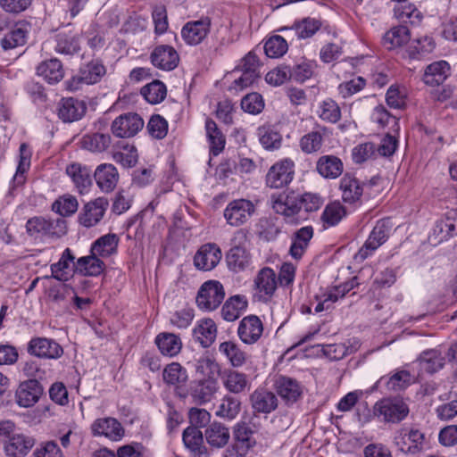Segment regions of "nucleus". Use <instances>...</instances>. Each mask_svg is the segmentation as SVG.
Instances as JSON below:
<instances>
[{
    "instance_id": "45",
    "label": "nucleus",
    "mask_w": 457,
    "mask_h": 457,
    "mask_svg": "<svg viewBox=\"0 0 457 457\" xmlns=\"http://www.w3.org/2000/svg\"><path fill=\"white\" fill-rule=\"evenodd\" d=\"M112 143L109 134L93 133L83 136L81 147L92 153H103L106 151Z\"/></svg>"
},
{
    "instance_id": "22",
    "label": "nucleus",
    "mask_w": 457,
    "mask_h": 457,
    "mask_svg": "<svg viewBox=\"0 0 457 457\" xmlns=\"http://www.w3.org/2000/svg\"><path fill=\"white\" fill-rule=\"evenodd\" d=\"M457 210H450L446 212L445 218L436 221L432 234L430 236L434 241L438 243L447 240L449 237L457 234Z\"/></svg>"
},
{
    "instance_id": "30",
    "label": "nucleus",
    "mask_w": 457,
    "mask_h": 457,
    "mask_svg": "<svg viewBox=\"0 0 457 457\" xmlns=\"http://www.w3.org/2000/svg\"><path fill=\"white\" fill-rule=\"evenodd\" d=\"M67 175L72 179L80 194L87 193L92 186L91 170L79 163H72L66 169Z\"/></svg>"
},
{
    "instance_id": "9",
    "label": "nucleus",
    "mask_w": 457,
    "mask_h": 457,
    "mask_svg": "<svg viewBox=\"0 0 457 457\" xmlns=\"http://www.w3.org/2000/svg\"><path fill=\"white\" fill-rule=\"evenodd\" d=\"M408 405L400 399H384L375 404L374 412L386 422L397 423L409 414Z\"/></svg>"
},
{
    "instance_id": "53",
    "label": "nucleus",
    "mask_w": 457,
    "mask_h": 457,
    "mask_svg": "<svg viewBox=\"0 0 457 457\" xmlns=\"http://www.w3.org/2000/svg\"><path fill=\"white\" fill-rule=\"evenodd\" d=\"M106 71L103 63L98 60H93L80 68L79 73L85 84L91 85L98 82Z\"/></svg>"
},
{
    "instance_id": "63",
    "label": "nucleus",
    "mask_w": 457,
    "mask_h": 457,
    "mask_svg": "<svg viewBox=\"0 0 457 457\" xmlns=\"http://www.w3.org/2000/svg\"><path fill=\"white\" fill-rule=\"evenodd\" d=\"M323 143V133L320 130L311 131L302 137L300 140V147L305 154H312L318 152Z\"/></svg>"
},
{
    "instance_id": "49",
    "label": "nucleus",
    "mask_w": 457,
    "mask_h": 457,
    "mask_svg": "<svg viewBox=\"0 0 457 457\" xmlns=\"http://www.w3.org/2000/svg\"><path fill=\"white\" fill-rule=\"evenodd\" d=\"M260 144L266 150H276L281 146V135L270 126H262L257 129Z\"/></svg>"
},
{
    "instance_id": "33",
    "label": "nucleus",
    "mask_w": 457,
    "mask_h": 457,
    "mask_svg": "<svg viewBox=\"0 0 457 457\" xmlns=\"http://www.w3.org/2000/svg\"><path fill=\"white\" fill-rule=\"evenodd\" d=\"M316 170L323 178L334 179L343 173L344 164L335 155H323L317 161Z\"/></svg>"
},
{
    "instance_id": "59",
    "label": "nucleus",
    "mask_w": 457,
    "mask_h": 457,
    "mask_svg": "<svg viewBox=\"0 0 457 457\" xmlns=\"http://www.w3.org/2000/svg\"><path fill=\"white\" fill-rule=\"evenodd\" d=\"M195 371L203 378H214L220 372V365L213 357L204 354L196 361Z\"/></svg>"
},
{
    "instance_id": "27",
    "label": "nucleus",
    "mask_w": 457,
    "mask_h": 457,
    "mask_svg": "<svg viewBox=\"0 0 457 457\" xmlns=\"http://www.w3.org/2000/svg\"><path fill=\"white\" fill-rule=\"evenodd\" d=\"M254 285L260 297L270 299L277 289L275 271L268 267L262 269L254 278Z\"/></svg>"
},
{
    "instance_id": "39",
    "label": "nucleus",
    "mask_w": 457,
    "mask_h": 457,
    "mask_svg": "<svg viewBox=\"0 0 457 457\" xmlns=\"http://www.w3.org/2000/svg\"><path fill=\"white\" fill-rule=\"evenodd\" d=\"M155 344L162 354L169 357L178 355L182 348L181 339L173 333H160L155 338Z\"/></svg>"
},
{
    "instance_id": "64",
    "label": "nucleus",
    "mask_w": 457,
    "mask_h": 457,
    "mask_svg": "<svg viewBox=\"0 0 457 457\" xmlns=\"http://www.w3.org/2000/svg\"><path fill=\"white\" fill-rule=\"evenodd\" d=\"M252 447L253 443L248 437L237 436L224 452V457H245Z\"/></svg>"
},
{
    "instance_id": "23",
    "label": "nucleus",
    "mask_w": 457,
    "mask_h": 457,
    "mask_svg": "<svg viewBox=\"0 0 457 457\" xmlns=\"http://www.w3.org/2000/svg\"><path fill=\"white\" fill-rule=\"evenodd\" d=\"M94 177L101 191L109 193L113 191L119 181V172L111 163H103L96 167Z\"/></svg>"
},
{
    "instance_id": "15",
    "label": "nucleus",
    "mask_w": 457,
    "mask_h": 457,
    "mask_svg": "<svg viewBox=\"0 0 457 457\" xmlns=\"http://www.w3.org/2000/svg\"><path fill=\"white\" fill-rule=\"evenodd\" d=\"M278 396L287 405L296 403L303 395V387L296 379L281 376L275 382Z\"/></svg>"
},
{
    "instance_id": "2",
    "label": "nucleus",
    "mask_w": 457,
    "mask_h": 457,
    "mask_svg": "<svg viewBox=\"0 0 457 457\" xmlns=\"http://www.w3.org/2000/svg\"><path fill=\"white\" fill-rule=\"evenodd\" d=\"M247 240V234L245 230L239 229L234 233L231 239L232 247L226 255V262L230 270L239 272L250 265V253L244 247Z\"/></svg>"
},
{
    "instance_id": "20",
    "label": "nucleus",
    "mask_w": 457,
    "mask_h": 457,
    "mask_svg": "<svg viewBox=\"0 0 457 457\" xmlns=\"http://www.w3.org/2000/svg\"><path fill=\"white\" fill-rule=\"evenodd\" d=\"M250 403L254 411L259 413H270L278 407L276 395L263 387H258L251 394Z\"/></svg>"
},
{
    "instance_id": "24",
    "label": "nucleus",
    "mask_w": 457,
    "mask_h": 457,
    "mask_svg": "<svg viewBox=\"0 0 457 457\" xmlns=\"http://www.w3.org/2000/svg\"><path fill=\"white\" fill-rule=\"evenodd\" d=\"M30 353L39 358L57 359L62 356L63 350L52 339L37 337L30 341Z\"/></svg>"
},
{
    "instance_id": "31",
    "label": "nucleus",
    "mask_w": 457,
    "mask_h": 457,
    "mask_svg": "<svg viewBox=\"0 0 457 457\" xmlns=\"http://www.w3.org/2000/svg\"><path fill=\"white\" fill-rule=\"evenodd\" d=\"M449 75V63L445 61H437L426 67L422 79L426 85L435 87L444 83Z\"/></svg>"
},
{
    "instance_id": "41",
    "label": "nucleus",
    "mask_w": 457,
    "mask_h": 457,
    "mask_svg": "<svg viewBox=\"0 0 457 457\" xmlns=\"http://www.w3.org/2000/svg\"><path fill=\"white\" fill-rule=\"evenodd\" d=\"M54 50L60 54L74 55L80 51V36L59 33L55 37Z\"/></svg>"
},
{
    "instance_id": "21",
    "label": "nucleus",
    "mask_w": 457,
    "mask_h": 457,
    "mask_svg": "<svg viewBox=\"0 0 457 457\" xmlns=\"http://www.w3.org/2000/svg\"><path fill=\"white\" fill-rule=\"evenodd\" d=\"M220 378L224 388L234 395L244 393L251 386L248 376L236 370H225Z\"/></svg>"
},
{
    "instance_id": "56",
    "label": "nucleus",
    "mask_w": 457,
    "mask_h": 457,
    "mask_svg": "<svg viewBox=\"0 0 457 457\" xmlns=\"http://www.w3.org/2000/svg\"><path fill=\"white\" fill-rule=\"evenodd\" d=\"M318 114L321 120L336 123L341 118V110L336 101L327 98L320 104Z\"/></svg>"
},
{
    "instance_id": "12",
    "label": "nucleus",
    "mask_w": 457,
    "mask_h": 457,
    "mask_svg": "<svg viewBox=\"0 0 457 457\" xmlns=\"http://www.w3.org/2000/svg\"><path fill=\"white\" fill-rule=\"evenodd\" d=\"M144 127L143 119L136 112H127L118 116L112 123V131L117 137L135 136Z\"/></svg>"
},
{
    "instance_id": "51",
    "label": "nucleus",
    "mask_w": 457,
    "mask_h": 457,
    "mask_svg": "<svg viewBox=\"0 0 457 457\" xmlns=\"http://www.w3.org/2000/svg\"><path fill=\"white\" fill-rule=\"evenodd\" d=\"M321 27L320 20L306 17L294 22L293 29L300 39L312 37Z\"/></svg>"
},
{
    "instance_id": "43",
    "label": "nucleus",
    "mask_w": 457,
    "mask_h": 457,
    "mask_svg": "<svg viewBox=\"0 0 457 457\" xmlns=\"http://www.w3.org/2000/svg\"><path fill=\"white\" fill-rule=\"evenodd\" d=\"M240 409V400L232 395H226L216 406L215 415L220 419L232 420L238 415Z\"/></svg>"
},
{
    "instance_id": "55",
    "label": "nucleus",
    "mask_w": 457,
    "mask_h": 457,
    "mask_svg": "<svg viewBox=\"0 0 457 457\" xmlns=\"http://www.w3.org/2000/svg\"><path fill=\"white\" fill-rule=\"evenodd\" d=\"M79 203L75 196L71 195H63L57 198L52 209L62 217H69L78 211Z\"/></svg>"
},
{
    "instance_id": "29",
    "label": "nucleus",
    "mask_w": 457,
    "mask_h": 457,
    "mask_svg": "<svg viewBox=\"0 0 457 457\" xmlns=\"http://www.w3.org/2000/svg\"><path fill=\"white\" fill-rule=\"evenodd\" d=\"M104 269L105 264L101 258L91 253L87 256L79 258L74 263V272L82 276L97 277Z\"/></svg>"
},
{
    "instance_id": "10",
    "label": "nucleus",
    "mask_w": 457,
    "mask_h": 457,
    "mask_svg": "<svg viewBox=\"0 0 457 457\" xmlns=\"http://www.w3.org/2000/svg\"><path fill=\"white\" fill-rule=\"evenodd\" d=\"M212 20L208 16H203L199 20L187 21L181 29V37L188 46L201 44L211 30Z\"/></svg>"
},
{
    "instance_id": "48",
    "label": "nucleus",
    "mask_w": 457,
    "mask_h": 457,
    "mask_svg": "<svg viewBox=\"0 0 457 457\" xmlns=\"http://www.w3.org/2000/svg\"><path fill=\"white\" fill-rule=\"evenodd\" d=\"M395 16L401 22L417 25L421 21L422 13L412 4H398L394 8Z\"/></svg>"
},
{
    "instance_id": "25",
    "label": "nucleus",
    "mask_w": 457,
    "mask_h": 457,
    "mask_svg": "<svg viewBox=\"0 0 457 457\" xmlns=\"http://www.w3.org/2000/svg\"><path fill=\"white\" fill-rule=\"evenodd\" d=\"M75 255L70 248H66L59 261L51 265L52 277L59 281H68L74 272Z\"/></svg>"
},
{
    "instance_id": "61",
    "label": "nucleus",
    "mask_w": 457,
    "mask_h": 457,
    "mask_svg": "<svg viewBox=\"0 0 457 457\" xmlns=\"http://www.w3.org/2000/svg\"><path fill=\"white\" fill-rule=\"evenodd\" d=\"M246 302L238 296H233L228 300L221 309V315L227 321H234L240 316V311L245 306Z\"/></svg>"
},
{
    "instance_id": "8",
    "label": "nucleus",
    "mask_w": 457,
    "mask_h": 457,
    "mask_svg": "<svg viewBox=\"0 0 457 457\" xmlns=\"http://www.w3.org/2000/svg\"><path fill=\"white\" fill-rule=\"evenodd\" d=\"M109 206L104 197H97L85 204L79 213L78 221L85 228H92L100 223Z\"/></svg>"
},
{
    "instance_id": "18",
    "label": "nucleus",
    "mask_w": 457,
    "mask_h": 457,
    "mask_svg": "<svg viewBox=\"0 0 457 457\" xmlns=\"http://www.w3.org/2000/svg\"><path fill=\"white\" fill-rule=\"evenodd\" d=\"M94 436H104L112 441H120L124 436V428L114 418L96 420L91 426Z\"/></svg>"
},
{
    "instance_id": "6",
    "label": "nucleus",
    "mask_w": 457,
    "mask_h": 457,
    "mask_svg": "<svg viewBox=\"0 0 457 457\" xmlns=\"http://www.w3.org/2000/svg\"><path fill=\"white\" fill-rule=\"evenodd\" d=\"M295 163L289 158L274 163L266 175V184L271 188H281L288 185L294 178Z\"/></svg>"
},
{
    "instance_id": "42",
    "label": "nucleus",
    "mask_w": 457,
    "mask_h": 457,
    "mask_svg": "<svg viewBox=\"0 0 457 457\" xmlns=\"http://www.w3.org/2000/svg\"><path fill=\"white\" fill-rule=\"evenodd\" d=\"M417 361L421 369L428 373L437 372L445 366V357L436 349L422 352Z\"/></svg>"
},
{
    "instance_id": "5",
    "label": "nucleus",
    "mask_w": 457,
    "mask_h": 457,
    "mask_svg": "<svg viewBox=\"0 0 457 457\" xmlns=\"http://www.w3.org/2000/svg\"><path fill=\"white\" fill-rule=\"evenodd\" d=\"M225 297L221 283L216 280L204 282L197 294L196 303L201 310L213 311L220 306Z\"/></svg>"
},
{
    "instance_id": "40",
    "label": "nucleus",
    "mask_w": 457,
    "mask_h": 457,
    "mask_svg": "<svg viewBox=\"0 0 457 457\" xmlns=\"http://www.w3.org/2000/svg\"><path fill=\"white\" fill-rule=\"evenodd\" d=\"M219 351L228 361L229 364L234 368H240L247 361V354L237 344L233 341H226L219 345Z\"/></svg>"
},
{
    "instance_id": "60",
    "label": "nucleus",
    "mask_w": 457,
    "mask_h": 457,
    "mask_svg": "<svg viewBox=\"0 0 457 457\" xmlns=\"http://www.w3.org/2000/svg\"><path fill=\"white\" fill-rule=\"evenodd\" d=\"M288 49L287 42L281 36L270 37L264 45V51L268 57L278 58L283 56Z\"/></svg>"
},
{
    "instance_id": "3",
    "label": "nucleus",
    "mask_w": 457,
    "mask_h": 457,
    "mask_svg": "<svg viewBox=\"0 0 457 457\" xmlns=\"http://www.w3.org/2000/svg\"><path fill=\"white\" fill-rule=\"evenodd\" d=\"M255 212L256 206L253 202L245 198H238L227 204L223 216L228 225L239 227L246 223Z\"/></svg>"
},
{
    "instance_id": "35",
    "label": "nucleus",
    "mask_w": 457,
    "mask_h": 457,
    "mask_svg": "<svg viewBox=\"0 0 457 457\" xmlns=\"http://www.w3.org/2000/svg\"><path fill=\"white\" fill-rule=\"evenodd\" d=\"M312 237L313 228L312 226H305L296 230L289 249L290 255L295 260L301 259Z\"/></svg>"
},
{
    "instance_id": "62",
    "label": "nucleus",
    "mask_w": 457,
    "mask_h": 457,
    "mask_svg": "<svg viewBox=\"0 0 457 457\" xmlns=\"http://www.w3.org/2000/svg\"><path fill=\"white\" fill-rule=\"evenodd\" d=\"M377 156V147L371 142L359 144L352 150V158L354 163L361 164L372 160Z\"/></svg>"
},
{
    "instance_id": "57",
    "label": "nucleus",
    "mask_w": 457,
    "mask_h": 457,
    "mask_svg": "<svg viewBox=\"0 0 457 457\" xmlns=\"http://www.w3.org/2000/svg\"><path fill=\"white\" fill-rule=\"evenodd\" d=\"M4 451L11 457H24L28 452V442L22 434H15L4 444Z\"/></svg>"
},
{
    "instance_id": "50",
    "label": "nucleus",
    "mask_w": 457,
    "mask_h": 457,
    "mask_svg": "<svg viewBox=\"0 0 457 457\" xmlns=\"http://www.w3.org/2000/svg\"><path fill=\"white\" fill-rule=\"evenodd\" d=\"M346 216V210L339 202L328 204L322 214L321 220L325 226L333 227L337 225Z\"/></svg>"
},
{
    "instance_id": "44",
    "label": "nucleus",
    "mask_w": 457,
    "mask_h": 457,
    "mask_svg": "<svg viewBox=\"0 0 457 457\" xmlns=\"http://www.w3.org/2000/svg\"><path fill=\"white\" fill-rule=\"evenodd\" d=\"M410 38V30L406 26H395L386 32L383 37V45L387 49L392 50L408 43Z\"/></svg>"
},
{
    "instance_id": "1",
    "label": "nucleus",
    "mask_w": 457,
    "mask_h": 457,
    "mask_svg": "<svg viewBox=\"0 0 457 457\" xmlns=\"http://www.w3.org/2000/svg\"><path fill=\"white\" fill-rule=\"evenodd\" d=\"M259 69L260 62L257 55L252 51L246 54L231 71L234 81L230 89L238 91L253 85L260 77Z\"/></svg>"
},
{
    "instance_id": "16",
    "label": "nucleus",
    "mask_w": 457,
    "mask_h": 457,
    "mask_svg": "<svg viewBox=\"0 0 457 457\" xmlns=\"http://www.w3.org/2000/svg\"><path fill=\"white\" fill-rule=\"evenodd\" d=\"M162 378L165 383L175 386L178 396L183 399L187 397V392L183 388L188 378L187 371L179 362L168 364L163 370Z\"/></svg>"
},
{
    "instance_id": "7",
    "label": "nucleus",
    "mask_w": 457,
    "mask_h": 457,
    "mask_svg": "<svg viewBox=\"0 0 457 457\" xmlns=\"http://www.w3.org/2000/svg\"><path fill=\"white\" fill-rule=\"evenodd\" d=\"M390 228L388 222L386 220H379L370 232L368 239L364 245L354 255V259L357 262H363L369 256H370L375 250H377L381 245H383L389 235Z\"/></svg>"
},
{
    "instance_id": "58",
    "label": "nucleus",
    "mask_w": 457,
    "mask_h": 457,
    "mask_svg": "<svg viewBox=\"0 0 457 457\" xmlns=\"http://www.w3.org/2000/svg\"><path fill=\"white\" fill-rule=\"evenodd\" d=\"M435 49V42L429 37L413 39L408 48L411 58H420L430 54Z\"/></svg>"
},
{
    "instance_id": "19",
    "label": "nucleus",
    "mask_w": 457,
    "mask_h": 457,
    "mask_svg": "<svg viewBox=\"0 0 457 457\" xmlns=\"http://www.w3.org/2000/svg\"><path fill=\"white\" fill-rule=\"evenodd\" d=\"M179 57L174 47L167 45L158 46L151 54V62L159 69L164 71L174 70L179 63Z\"/></svg>"
},
{
    "instance_id": "26",
    "label": "nucleus",
    "mask_w": 457,
    "mask_h": 457,
    "mask_svg": "<svg viewBox=\"0 0 457 457\" xmlns=\"http://www.w3.org/2000/svg\"><path fill=\"white\" fill-rule=\"evenodd\" d=\"M86 110L83 101L73 97L62 98L59 104L58 116L64 122H72L81 119Z\"/></svg>"
},
{
    "instance_id": "4",
    "label": "nucleus",
    "mask_w": 457,
    "mask_h": 457,
    "mask_svg": "<svg viewBox=\"0 0 457 457\" xmlns=\"http://www.w3.org/2000/svg\"><path fill=\"white\" fill-rule=\"evenodd\" d=\"M424 441V434L413 427H402L394 436L395 445L405 453H419L423 448Z\"/></svg>"
},
{
    "instance_id": "37",
    "label": "nucleus",
    "mask_w": 457,
    "mask_h": 457,
    "mask_svg": "<svg viewBox=\"0 0 457 457\" xmlns=\"http://www.w3.org/2000/svg\"><path fill=\"white\" fill-rule=\"evenodd\" d=\"M185 446L194 453L195 457H201L206 454V448L204 445V436L202 431L195 427L187 428L182 434Z\"/></svg>"
},
{
    "instance_id": "13",
    "label": "nucleus",
    "mask_w": 457,
    "mask_h": 457,
    "mask_svg": "<svg viewBox=\"0 0 457 457\" xmlns=\"http://www.w3.org/2000/svg\"><path fill=\"white\" fill-rule=\"evenodd\" d=\"M222 257L220 248L215 244L202 245L194 257V264L200 270H212Z\"/></svg>"
},
{
    "instance_id": "52",
    "label": "nucleus",
    "mask_w": 457,
    "mask_h": 457,
    "mask_svg": "<svg viewBox=\"0 0 457 457\" xmlns=\"http://www.w3.org/2000/svg\"><path fill=\"white\" fill-rule=\"evenodd\" d=\"M142 96L150 104H156L161 103L166 96V86L159 81L154 80L141 88Z\"/></svg>"
},
{
    "instance_id": "54",
    "label": "nucleus",
    "mask_w": 457,
    "mask_h": 457,
    "mask_svg": "<svg viewBox=\"0 0 457 457\" xmlns=\"http://www.w3.org/2000/svg\"><path fill=\"white\" fill-rule=\"evenodd\" d=\"M25 24H16L14 29L1 40V46L4 50L12 49L22 46L27 40V29Z\"/></svg>"
},
{
    "instance_id": "28",
    "label": "nucleus",
    "mask_w": 457,
    "mask_h": 457,
    "mask_svg": "<svg viewBox=\"0 0 457 457\" xmlns=\"http://www.w3.org/2000/svg\"><path fill=\"white\" fill-rule=\"evenodd\" d=\"M339 188L345 203L352 204L361 201L363 193V184L355 177L345 174L340 180Z\"/></svg>"
},
{
    "instance_id": "11",
    "label": "nucleus",
    "mask_w": 457,
    "mask_h": 457,
    "mask_svg": "<svg viewBox=\"0 0 457 457\" xmlns=\"http://www.w3.org/2000/svg\"><path fill=\"white\" fill-rule=\"evenodd\" d=\"M219 390V384L215 378H201L193 380L190 383L187 396L190 395L192 402L202 405L209 403Z\"/></svg>"
},
{
    "instance_id": "46",
    "label": "nucleus",
    "mask_w": 457,
    "mask_h": 457,
    "mask_svg": "<svg viewBox=\"0 0 457 457\" xmlns=\"http://www.w3.org/2000/svg\"><path fill=\"white\" fill-rule=\"evenodd\" d=\"M206 136L210 144V151L213 155H218L225 146L226 139L217 124L211 119L205 121Z\"/></svg>"
},
{
    "instance_id": "32",
    "label": "nucleus",
    "mask_w": 457,
    "mask_h": 457,
    "mask_svg": "<svg viewBox=\"0 0 457 457\" xmlns=\"http://www.w3.org/2000/svg\"><path fill=\"white\" fill-rule=\"evenodd\" d=\"M37 75L42 77L50 84L61 81L64 77L62 63L57 58H51L42 62L36 69Z\"/></svg>"
},
{
    "instance_id": "47",
    "label": "nucleus",
    "mask_w": 457,
    "mask_h": 457,
    "mask_svg": "<svg viewBox=\"0 0 457 457\" xmlns=\"http://www.w3.org/2000/svg\"><path fill=\"white\" fill-rule=\"evenodd\" d=\"M28 158L29 155L27 154V145L26 143H22L20 146L19 162L16 168V171L12 179V194H13L14 190L17 187L24 186L26 182V174L29 170Z\"/></svg>"
},
{
    "instance_id": "38",
    "label": "nucleus",
    "mask_w": 457,
    "mask_h": 457,
    "mask_svg": "<svg viewBox=\"0 0 457 457\" xmlns=\"http://www.w3.org/2000/svg\"><path fill=\"white\" fill-rule=\"evenodd\" d=\"M206 442L213 448L224 447L230 438L228 428L220 422H213L204 431Z\"/></svg>"
},
{
    "instance_id": "36",
    "label": "nucleus",
    "mask_w": 457,
    "mask_h": 457,
    "mask_svg": "<svg viewBox=\"0 0 457 457\" xmlns=\"http://www.w3.org/2000/svg\"><path fill=\"white\" fill-rule=\"evenodd\" d=\"M194 337L200 345L207 348L217 337V327L212 319H204L198 321L193 330Z\"/></svg>"
},
{
    "instance_id": "14",
    "label": "nucleus",
    "mask_w": 457,
    "mask_h": 457,
    "mask_svg": "<svg viewBox=\"0 0 457 457\" xmlns=\"http://www.w3.org/2000/svg\"><path fill=\"white\" fill-rule=\"evenodd\" d=\"M263 324L259 317L249 315L241 320L237 328L240 340L246 345L255 344L262 337Z\"/></svg>"
},
{
    "instance_id": "34",
    "label": "nucleus",
    "mask_w": 457,
    "mask_h": 457,
    "mask_svg": "<svg viewBox=\"0 0 457 457\" xmlns=\"http://www.w3.org/2000/svg\"><path fill=\"white\" fill-rule=\"evenodd\" d=\"M119 237L116 234L109 233L94 241L90 247V253L100 258H107L115 254L118 250Z\"/></svg>"
},
{
    "instance_id": "17",
    "label": "nucleus",
    "mask_w": 457,
    "mask_h": 457,
    "mask_svg": "<svg viewBox=\"0 0 457 457\" xmlns=\"http://www.w3.org/2000/svg\"><path fill=\"white\" fill-rule=\"evenodd\" d=\"M272 209L285 217L288 223H297L295 216L300 212L301 206L298 196L294 195H279L272 201Z\"/></svg>"
}]
</instances>
